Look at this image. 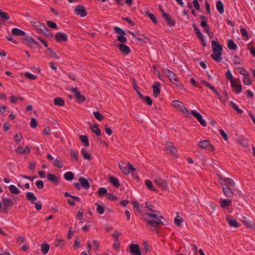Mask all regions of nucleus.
I'll return each mask as SVG.
<instances>
[{
  "instance_id": "20e7f679",
  "label": "nucleus",
  "mask_w": 255,
  "mask_h": 255,
  "mask_svg": "<svg viewBox=\"0 0 255 255\" xmlns=\"http://www.w3.org/2000/svg\"><path fill=\"white\" fill-rule=\"evenodd\" d=\"M154 182L155 184L161 189L162 190H168L169 189V185L166 179L160 177H156L154 178Z\"/></svg>"
},
{
  "instance_id": "bf43d9fd",
  "label": "nucleus",
  "mask_w": 255,
  "mask_h": 255,
  "mask_svg": "<svg viewBox=\"0 0 255 255\" xmlns=\"http://www.w3.org/2000/svg\"><path fill=\"white\" fill-rule=\"evenodd\" d=\"M35 184H36V187L39 189H41L44 187V183H43V181H42V180H38V181H36L35 183Z\"/></svg>"
},
{
  "instance_id": "6e6552de",
  "label": "nucleus",
  "mask_w": 255,
  "mask_h": 255,
  "mask_svg": "<svg viewBox=\"0 0 255 255\" xmlns=\"http://www.w3.org/2000/svg\"><path fill=\"white\" fill-rule=\"evenodd\" d=\"M165 149L168 151L170 154L175 157L177 158L178 157L177 150L172 142L170 141H166Z\"/></svg>"
},
{
  "instance_id": "79ce46f5",
  "label": "nucleus",
  "mask_w": 255,
  "mask_h": 255,
  "mask_svg": "<svg viewBox=\"0 0 255 255\" xmlns=\"http://www.w3.org/2000/svg\"><path fill=\"white\" fill-rule=\"evenodd\" d=\"M145 14L152 20V21L154 24L157 23V20L155 16L152 13H150L149 11H147L145 12Z\"/></svg>"
},
{
  "instance_id": "a19ab883",
  "label": "nucleus",
  "mask_w": 255,
  "mask_h": 255,
  "mask_svg": "<svg viewBox=\"0 0 255 255\" xmlns=\"http://www.w3.org/2000/svg\"><path fill=\"white\" fill-rule=\"evenodd\" d=\"M8 188L10 192L12 194H18L20 193V190L14 185H11Z\"/></svg>"
},
{
  "instance_id": "f257e3e1",
  "label": "nucleus",
  "mask_w": 255,
  "mask_h": 255,
  "mask_svg": "<svg viewBox=\"0 0 255 255\" xmlns=\"http://www.w3.org/2000/svg\"><path fill=\"white\" fill-rule=\"evenodd\" d=\"M114 31L116 33L120 34L117 37V40L121 43L118 46L120 51L124 54L127 55L129 53L130 49L128 46L124 43L127 41V38L125 36L126 32L119 27H115Z\"/></svg>"
},
{
  "instance_id": "58836bf2",
  "label": "nucleus",
  "mask_w": 255,
  "mask_h": 255,
  "mask_svg": "<svg viewBox=\"0 0 255 255\" xmlns=\"http://www.w3.org/2000/svg\"><path fill=\"white\" fill-rule=\"evenodd\" d=\"M228 46L230 49L236 50L237 46L232 39H229L228 42Z\"/></svg>"
},
{
  "instance_id": "72a5a7b5",
  "label": "nucleus",
  "mask_w": 255,
  "mask_h": 255,
  "mask_svg": "<svg viewBox=\"0 0 255 255\" xmlns=\"http://www.w3.org/2000/svg\"><path fill=\"white\" fill-rule=\"evenodd\" d=\"M216 8L217 10L219 11L220 13L222 14L224 12V6L223 4L222 3V1L220 0H219L216 3Z\"/></svg>"
},
{
  "instance_id": "f03ea898",
  "label": "nucleus",
  "mask_w": 255,
  "mask_h": 255,
  "mask_svg": "<svg viewBox=\"0 0 255 255\" xmlns=\"http://www.w3.org/2000/svg\"><path fill=\"white\" fill-rule=\"evenodd\" d=\"M158 213L145 212L143 214L147 217L144 219L146 224L151 227H158L159 226L163 225L164 223L158 218Z\"/></svg>"
},
{
  "instance_id": "39448f33",
  "label": "nucleus",
  "mask_w": 255,
  "mask_h": 255,
  "mask_svg": "<svg viewBox=\"0 0 255 255\" xmlns=\"http://www.w3.org/2000/svg\"><path fill=\"white\" fill-rule=\"evenodd\" d=\"M2 212L7 213L9 210L13 206L14 202L10 198L3 197L2 199Z\"/></svg>"
},
{
  "instance_id": "052dcab7",
  "label": "nucleus",
  "mask_w": 255,
  "mask_h": 255,
  "mask_svg": "<svg viewBox=\"0 0 255 255\" xmlns=\"http://www.w3.org/2000/svg\"><path fill=\"white\" fill-rule=\"evenodd\" d=\"M243 82L244 84L247 85H250L252 83V81L251 79L249 77H248L247 75H246L245 77H244Z\"/></svg>"
},
{
  "instance_id": "7ed1b4c3",
  "label": "nucleus",
  "mask_w": 255,
  "mask_h": 255,
  "mask_svg": "<svg viewBox=\"0 0 255 255\" xmlns=\"http://www.w3.org/2000/svg\"><path fill=\"white\" fill-rule=\"evenodd\" d=\"M211 44L213 53L211 54V57L214 60L220 62L222 61V46L217 41L213 40Z\"/></svg>"
},
{
  "instance_id": "de8ad7c7",
  "label": "nucleus",
  "mask_w": 255,
  "mask_h": 255,
  "mask_svg": "<svg viewBox=\"0 0 255 255\" xmlns=\"http://www.w3.org/2000/svg\"><path fill=\"white\" fill-rule=\"evenodd\" d=\"M107 190L106 188L104 187H100L98 189V195L100 196H102L104 194H106L107 195Z\"/></svg>"
},
{
  "instance_id": "2f4dec72",
  "label": "nucleus",
  "mask_w": 255,
  "mask_h": 255,
  "mask_svg": "<svg viewBox=\"0 0 255 255\" xmlns=\"http://www.w3.org/2000/svg\"><path fill=\"white\" fill-rule=\"evenodd\" d=\"M46 53H47L49 56L51 57L55 58L57 59H59L60 57L58 56L55 52H54L51 48H48L47 49L46 51Z\"/></svg>"
},
{
  "instance_id": "864d4df0",
  "label": "nucleus",
  "mask_w": 255,
  "mask_h": 255,
  "mask_svg": "<svg viewBox=\"0 0 255 255\" xmlns=\"http://www.w3.org/2000/svg\"><path fill=\"white\" fill-rule=\"evenodd\" d=\"M174 222L176 226L180 227L181 223H183L184 220L182 218H174Z\"/></svg>"
},
{
  "instance_id": "9b49d317",
  "label": "nucleus",
  "mask_w": 255,
  "mask_h": 255,
  "mask_svg": "<svg viewBox=\"0 0 255 255\" xmlns=\"http://www.w3.org/2000/svg\"><path fill=\"white\" fill-rule=\"evenodd\" d=\"M191 114L197 120L203 127H206V122L203 119L202 115L199 113L195 110H193L191 111Z\"/></svg>"
},
{
  "instance_id": "0eeeda50",
  "label": "nucleus",
  "mask_w": 255,
  "mask_h": 255,
  "mask_svg": "<svg viewBox=\"0 0 255 255\" xmlns=\"http://www.w3.org/2000/svg\"><path fill=\"white\" fill-rule=\"evenodd\" d=\"M221 185L223 192L226 197L230 198L234 196V193L231 189L232 186L228 185L227 183H225L223 182H221Z\"/></svg>"
},
{
  "instance_id": "c9c22d12",
  "label": "nucleus",
  "mask_w": 255,
  "mask_h": 255,
  "mask_svg": "<svg viewBox=\"0 0 255 255\" xmlns=\"http://www.w3.org/2000/svg\"><path fill=\"white\" fill-rule=\"evenodd\" d=\"M81 152L82 155L83 156V158L87 160H90L91 158V155L89 153L86 152V149L84 148H82L81 150Z\"/></svg>"
},
{
  "instance_id": "4c0bfd02",
  "label": "nucleus",
  "mask_w": 255,
  "mask_h": 255,
  "mask_svg": "<svg viewBox=\"0 0 255 255\" xmlns=\"http://www.w3.org/2000/svg\"><path fill=\"white\" fill-rule=\"evenodd\" d=\"M145 184L149 190L154 192L157 191L156 189L152 185V182L150 180H146L145 181Z\"/></svg>"
},
{
  "instance_id": "6ab92c4d",
  "label": "nucleus",
  "mask_w": 255,
  "mask_h": 255,
  "mask_svg": "<svg viewBox=\"0 0 255 255\" xmlns=\"http://www.w3.org/2000/svg\"><path fill=\"white\" fill-rule=\"evenodd\" d=\"M211 146V143L209 140L205 139L199 141V146L203 149H210L209 146Z\"/></svg>"
},
{
  "instance_id": "7c9ffc66",
  "label": "nucleus",
  "mask_w": 255,
  "mask_h": 255,
  "mask_svg": "<svg viewBox=\"0 0 255 255\" xmlns=\"http://www.w3.org/2000/svg\"><path fill=\"white\" fill-rule=\"evenodd\" d=\"M91 129L93 132L95 133L98 136L101 135V131L100 129L98 128L97 125L95 124L94 126L91 127Z\"/></svg>"
},
{
  "instance_id": "a878e982",
  "label": "nucleus",
  "mask_w": 255,
  "mask_h": 255,
  "mask_svg": "<svg viewBox=\"0 0 255 255\" xmlns=\"http://www.w3.org/2000/svg\"><path fill=\"white\" fill-rule=\"evenodd\" d=\"M54 104L55 105L57 106H63L65 105V102L64 100L60 97H57L54 99Z\"/></svg>"
},
{
  "instance_id": "5fc2aeb1",
  "label": "nucleus",
  "mask_w": 255,
  "mask_h": 255,
  "mask_svg": "<svg viewBox=\"0 0 255 255\" xmlns=\"http://www.w3.org/2000/svg\"><path fill=\"white\" fill-rule=\"evenodd\" d=\"M230 105L232 106V107L239 114H242L243 113V111L239 109L237 105L233 102L230 103Z\"/></svg>"
},
{
  "instance_id": "c756f323",
  "label": "nucleus",
  "mask_w": 255,
  "mask_h": 255,
  "mask_svg": "<svg viewBox=\"0 0 255 255\" xmlns=\"http://www.w3.org/2000/svg\"><path fill=\"white\" fill-rule=\"evenodd\" d=\"M11 33L14 35L24 36L25 35L24 31L17 28H13L11 30Z\"/></svg>"
},
{
  "instance_id": "13d9d810",
  "label": "nucleus",
  "mask_w": 255,
  "mask_h": 255,
  "mask_svg": "<svg viewBox=\"0 0 255 255\" xmlns=\"http://www.w3.org/2000/svg\"><path fill=\"white\" fill-rule=\"evenodd\" d=\"M106 197L108 199L112 201H116L117 200V197L113 194L108 193L107 194Z\"/></svg>"
},
{
  "instance_id": "774afa93",
  "label": "nucleus",
  "mask_w": 255,
  "mask_h": 255,
  "mask_svg": "<svg viewBox=\"0 0 255 255\" xmlns=\"http://www.w3.org/2000/svg\"><path fill=\"white\" fill-rule=\"evenodd\" d=\"M192 2H193V5H194L195 8L197 10H199L200 9V4H199L198 0H193Z\"/></svg>"
},
{
  "instance_id": "69168bd1",
  "label": "nucleus",
  "mask_w": 255,
  "mask_h": 255,
  "mask_svg": "<svg viewBox=\"0 0 255 255\" xmlns=\"http://www.w3.org/2000/svg\"><path fill=\"white\" fill-rule=\"evenodd\" d=\"M241 33L243 36H244L246 37V40H247L248 39V38H249L248 34L247 31L246 30V29L245 28H242L241 29Z\"/></svg>"
},
{
  "instance_id": "e2e57ef3",
  "label": "nucleus",
  "mask_w": 255,
  "mask_h": 255,
  "mask_svg": "<svg viewBox=\"0 0 255 255\" xmlns=\"http://www.w3.org/2000/svg\"><path fill=\"white\" fill-rule=\"evenodd\" d=\"M24 76L32 80H35L37 78L36 76H34L32 74L28 72H26L24 74Z\"/></svg>"
},
{
  "instance_id": "c03bdc74",
  "label": "nucleus",
  "mask_w": 255,
  "mask_h": 255,
  "mask_svg": "<svg viewBox=\"0 0 255 255\" xmlns=\"http://www.w3.org/2000/svg\"><path fill=\"white\" fill-rule=\"evenodd\" d=\"M119 167L124 174L128 175L129 173V169L128 166H122V165H119Z\"/></svg>"
},
{
  "instance_id": "338daca9",
  "label": "nucleus",
  "mask_w": 255,
  "mask_h": 255,
  "mask_svg": "<svg viewBox=\"0 0 255 255\" xmlns=\"http://www.w3.org/2000/svg\"><path fill=\"white\" fill-rule=\"evenodd\" d=\"M227 78L230 80V81H234L235 80L233 79V75L230 70H228L226 73Z\"/></svg>"
},
{
  "instance_id": "aec40b11",
  "label": "nucleus",
  "mask_w": 255,
  "mask_h": 255,
  "mask_svg": "<svg viewBox=\"0 0 255 255\" xmlns=\"http://www.w3.org/2000/svg\"><path fill=\"white\" fill-rule=\"evenodd\" d=\"M79 181L84 189H88L90 188V184L86 178L81 177L79 179Z\"/></svg>"
},
{
  "instance_id": "e433bc0d",
  "label": "nucleus",
  "mask_w": 255,
  "mask_h": 255,
  "mask_svg": "<svg viewBox=\"0 0 255 255\" xmlns=\"http://www.w3.org/2000/svg\"><path fill=\"white\" fill-rule=\"evenodd\" d=\"M132 83H133V89L135 91L136 93L138 94V95L139 96V97L140 98V99H143V95L141 94V93L139 92V90H138V86L136 85V83H135V81L134 80H133L132 81Z\"/></svg>"
},
{
  "instance_id": "423d86ee",
  "label": "nucleus",
  "mask_w": 255,
  "mask_h": 255,
  "mask_svg": "<svg viewBox=\"0 0 255 255\" xmlns=\"http://www.w3.org/2000/svg\"><path fill=\"white\" fill-rule=\"evenodd\" d=\"M172 103L173 107L178 109L180 112L185 115H189V111L182 102L178 100H174L172 102Z\"/></svg>"
},
{
  "instance_id": "cd10ccee",
  "label": "nucleus",
  "mask_w": 255,
  "mask_h": 255,
  "mask_svg": "<svg viewBox=\"0 0 255 255\" xmlns=\"http://www.w3.org/2000/svg\"><path fill=\"white\" fill-rule=\"evenodd\" d=\"M243 219H244L242 222L244 225L255 230V225L254 224L252 223L251 221L247 220L245 217H244Z\"/></svg>"
},
{
  "instance_id": "680f3d73",
  "label": "nucleus",
  "mask_w": 255,
  "mask_h": 255,
  "mask_svg": "<svg viewBox=\"0 0 255 255\" xmlns=\"http://www.w3.org/2000/svg\"><path fill=\"white\" fill-rule=\"evenodd\" d=\"M30 125L31 128H35L37 126V121L34 118H32L31 120Z\"/></svg>"
},
{
  "instance_id": "473e14b6",
  "label": "nucleus",
  "mask_w": 255,
  "mask_h": 255,
  "mask_svg": "<svg viewBox=\"0 0 255 255\" xmlns=\"http://www.w3.org/2000/svg\"><path fill=\"white\" fill-rule=\"evenodd\" d=\"M41 252L44 254H46L49 250V246L47 243H42L41 245Z\"/></svg>"
},
{
  "instance_id": "6e6d98bb",
  "label": "nucleus",
  "mask_w": 255,
  "mask_h": 255,
  "mask_svg": "<svg viewBox=\"0 0 255 255\" xmlns=\"http://www.w3.org/2000/svg\"><path fill=\"white\" fill-rule=\"evenodd\" d=\"M23 137L21 133H17L14 135V139L16 142H19L22 139Z\"/></svg>"
},
{
  "instance_id": "f8f14e48",
  "label": "nucleus",
  "mask_w": 255,
  "mask_h": 255,
  "mask_svg": "<svg viewBox=\"0 0 255 255\" xmlns=\"http://www.w3.org/2000/svg\"><path fill=\"white\" fill-rule=\"evenodd\" d=\"M130 252L133 255H141V251L137 244H131L129 245Z\"/></svg>"
},
{
  "instance_id": "f3484780",
  "label": "nucleus",
  "mask_w": 255,
  "mask_h": 255,
  "mask_svg": "<svg viewBox=\"0 0 255 255\" xmlns=\"http://www.w3.org/2000/svg\"><path fill=\"white\" fill-rule=\"evenodd\" d=\"M161 84L158 82H156L154 83L152 86L153 89V95L155 97H157L160 93V87Z\"/></svg>"
},
{
  "instance_id": "ddd939ff",
  "label": "nucleus",
  "mask_w": 255,
  "mask_h": 255,
  "mask_svg": "<svg viewBox=\"0 0 255 255\" xmlns=\"http://www.w3.org/2000/svg\"><path fill=\"white\" fill-rule=\"evenodd\" d=\"M75 12L76 14L80 15L81 17H84L87 15L86 9L81 5H78L76 7Z\"/></svg>"
},
{
  "instance_id": "37998d69",
  "label": "nucleus",
  "mask_w": 255,
  "mask_h": 255,
  "mask_svg": "<svg viewBox=\"0 0 255 255\" xmlns=\"http://www.w3.org/2000/svg\"><path fill=\"white\" fill-rule=\"evenodd\" d=\"M64 178L67 180H72L74 178V174L71 171H68L65 173Z\"/></svg>"
},
{
  "instance_id": "f704fd0d",
  "label": "nucleus",
  "mask_w": 255,
  "mask_h": 255,
  "mask_svg": "<svg viewBox=\"0 0 255 255\" xmlns=\"http://www.w3.org/2000/svg\"><path fill=\"white\" fill-rule=\"evenodd\" d=\"M81 141L84 144V145L86 147L89 146V139L87 135H82L79 137Z\"/></svg>"
},
{
  "instance_id": "b1692460",
  "label": "nucleus",
  "mask_w": 255,
  "mask_h": 255,
  "mask_svg": "<svg viewBox=\"0 0 255 255\" xmlns=\"http://www.w3.org/2000/svg\"><path fill=\"white\" fill-rule=\"evenodd\" d=\"M26 197L32 204L35 203V201L37 200V197L32 192H27L26 194Z\"/></svg>"
},
{
  "instance_id": "dca6fc26",
  "label": "nucleus",
  "mask_w": 255,
  "mask_h": 255,
  "mask_svg": "<svg viewBox=\"0 0 255 255\" xmlns=\"http://www.w3.org/2000/svg\"><path fill=\"white\" fill-rule=\"evenodd\" d=\"M218 179L221 182H223L225 183H227L228 185H230L231 186H235V183L234 181L230 178H224L222 176L220 175H218Z\"/></svg>"
},
{
  "instance_id": "8fccbe9b",
  "label": "nucleus",
  "mask_w": 255,
  "mask_h": 255,
  "mask_svg": "<svg viewBox=\"0 0 255 255\" xmlns=\"http://www.w3.org/2000/svg\"><path fill=\"white\" fill-rule=\"evenodd\" d=\"M71 158L75 161H78V153L75 150H71L70 152Z\"/></svg>"
},
{
  "instance_id": "1a4fd4ad",
  "label": "nucleus",
  "mask_w": 255,
  "mask_h": 255,
  "mask_svg": "<svg viewBox=\"0 0 255 255\" xmlns=\"http://www.w3.org/2000/svg\"><path fill=\"white\" fill-rule=\"evenodd\" d=\"M162 71L171 82L178 81L175 74L172 71L165 68H162Z\"/></svg>"
},
{
  "instance_id": "c85d7f7f",
  "label": "nucleus",
  "mask_w": 255,
  "mask_h": 255,
  "mask_svg": "<svg viewBox=\"0 0 255 255\" xmlns=\"http://www.w3.org/2000/svg\"><path fill=\"white\" fill-rule=\"evenodd\" d=\"M52 165L55 167L61 168L63 166V163L62 161L59 158H57L52 163Z\"/></svg>"
},
{
  "instance_id": "5701e85b",
  "label": "nucleus",
  "mask_w": 255,
  "mask_h": 255,
  "mask_svg": "<svg viewBox=\"0 0 255 255\" xmlns=\"http://www.w3.org/2000/svg\"><path fill=\"white\" fill-rule=\"evenodd\" d=\"M163 17L166 19L168 25L170 26H173L175 25V22L174 20H173L170 16L164 11H163Z\"/></svg>"
},
{
  "instance_id": "4468645a",
  "label": "nucleus",
  "mask_w": 255,
  "mask_h": 255,
  "mask_svg": "<svg viewBox=\"0 0 255 255\" xmlns=\"http://www.w3.org/2000/svg\"><path fill=\"white\" fill-rule=\"evenodd\" d=\"M221 207L223 209H227L231 205L232 200L230 199H222L221 198L219 201Z\"/></svg>"
},
{
  "instance_id": "09e8293b",
  "label": "nucleus",
  "mask_w": 255,
  "mask_h": 255,
  "mask_svg": "<svg viewBox=\"0 0 255 255\" xmlns=\"http://www.w3.org/2000/svg\"><path fill=\"white\" fill-rule=\"evenodd\" d=\"M41 33L44 34V35L47 37L51 38L53 37V34L46 27Z\"/></svg>"
},
{
  "instance_id": "4be33fe9",
  "label": "nucleus",
  "mask_w": 255,
  "mask_h": 255,
  "mask_svg": "<svg viewBox=\"0 0 255 255\" xmlns=\"http://www.w3.org/2000/svg\"><path fill=\"white\" fill-rule=\"evenodd\" d=\"M47 178L49 181L53 182L54 183L56 184H58L59 183V179L54 174H53L52 173H49L47 175Z\"/></svg>"
},
{
  "instance_id": "4d7b16f0",
  "label": "nucleus",
  "mask_w": 255,
  "mask_h": 255,
  "mask_svg": "<svg viewBox=\"0 0 255 255\" xmlns=\"http://www.w3.org/2000/svg\"><path fill=\"white\" fill-rule=\"evenodd\" d=\"M46 24L49 27L52 28L56 29L57 27V24L51 21H47Z\"/></svg>"
},
{
  "instance_id": "a18cd8bd",
  "label": "nucleus",
  "mask_w": 255,
  "mask_h": 255,
  "mask_svg": "<svg viewBox=\"0 0 255 255\" xmlns=\"http://www.w3.org/2000/svg\"><path fill=\"white\" fill-rule=\"evenodd\" d=\"M93 114L95 118L99 121H101L104 119V117L98 111L94 112Z\"/></svg>"
},
{
  "instance_id": "2eb2a0df",
  "label": "nucleus",
  "mask_w": 255,
  "mask_h": 255,
  "mask_svg": "<svg viewBox=\"0 0 255 255\" xmlns=\"http://www.w3.org/2000/svg\"><path fill=\"white\" fill-rule=\"evenodd\" d=\"M226 220L230 227L234 228H238L239 227V224L236 220L234 219L232 216L227 215L226 216Z\"/></svg>"
},
{
  "instance_id": "bb28decb",
  "label": "nucleus",
  "mask_w": 255,
  "mask_h": 255,
  "mask_svg": "<svg viewBox=\"0 0 255 255\" xmlns=\"http://www.w3.org/2000/svg\"><path fill=\"white\" fill-rule=\"evenodd\" d=\"M231 86L235 88L236 94L240 93L242 91V85L241 84H237L235 81H231Z\"/></svg>"
},
{
  "instance_id": "49530a36",
  "label": "nucleus",
  "mask_w": 255,
  "mask_h": 255,
  "mask_svg": "<svg viewBox=\"0 0 255 255\" xmlns=\"http://www.w3.org/2000/svg\"><path fill=\"white\" fill-rule=\"evenodd\" d=\"M46 26L43 24L40 23L38 25L37 28H36V30L38 33H41L45 29Z\"/></svg>"
},
{
  "instance_id": "412c9836",
  "label": "nucleus",
  "mask_w": 255,
  "mask_h": 255,
  "mask_svg": "<svg viewBox=\"0 0 255 255\" xmlns=\"http://www.w3.org/2000/svg\"><path fill=\"white\" fill-rule=\"evenodd\" d=\"M22 40H25L27 42V44L32 47L33 44H37L38 43L35 41V40L32 37L29 36H26L25 37L22 38Z\"/></svg>"
},
{
  "instance_id": "ea45409f",
  "label": "nucleus",
  "mask_w": 255,
  "mask_h": 255,
  "mask_svg": "<svg viewBox=\"0 0 255 255\" xmlns=\"http://www.w3.org/2000/svg\"><path fill=\"white\" fill-rule=\"evenodd\" d=\"M0 17L2 20V21H6L9 19V16L8 14L3 12L2 10L0 9Z\"/></svg>"
},
{
  "instance_id": "9d476101",
  "label": "nucleus",
  "mask_w": 255,
  "mask_h": 255,
  "mask_svg": "<svg viewBox=\"0 0 255 255\" xmlns=\"http://www.w3.org/2000/svg\"><path fill=\"white\" fill-rule=\"evenodd\" d=\"M70 91L74 94L75 98L79 102H84L86 101V97L81 94L77 88H72Z\"/></svg>"
},
{
  "instance_id": "393cba45",
  "label": "nucleus",
  "mask_w": 255,
  "mask_h": 255,
  "mask_svg": "<svg viewBox=\"0 0 255 255\" xmlns=\"http://www.w3.org/2000/svg\"><path fill=\"white\" fill-rule=\"evenodd\" d=\"M109 182L116 188H118L120 186V183L118 179L114 176H109Z\"/></svg>"
},
{
  "instance_id": "0e129e2a",
  "label": "nucleus",
  "mask_w": 255,
  "mask_h": 255,
  "mask_svg": "<svg viewBox=\"0 0 255 255\" xmlns=\"http://www.w3.org/2000/svg\"><path fill=\"white\" fill-rule=\"evenodd\" d=\"M141 99L142 100L145 101L148 105H152V101L151 99L149 97H148V96L144 97L143 96V99Z\"/></svg>"
},
{
  "instance_id": "a211bd4d",
  "label": "nucleus",
  "mask_w": 255,
  "mask_h": 255,
  "mask_svg": "<svg viewBox=\"0 0 255 255\" xmlns=\"http://www.w3.org/2000/svg\"><path fill=\"white\" fill-rule=\"evenodd\" d=\"M55 38L57 42H60L62 41H66L68 39V36L65 33L58 32L55 34Z\"/></svg>"
},
{
  "instance_id": "603ef678",
  "label": "nucleus",
  "mask_w": 255,
  "mask_h": 255,
  "mask_svg": "<svg viewBox=\"0 0 255 255\" xmlns=\"http://www.w3.org/2000/svg\"><path fill=\"white\" fill-rule=\"evenodd\" d=\"M145 207L147 208L150 211H151V213H158L157 211L153 210L152 208L153 206L149 204L148 203L146 202L145 203Z\"/></svg>"
},
{
  "instance_id": "3c124183",
  "label": "nucleus",
  "mask_w": 255,
  "mask_h": 255,
  "mask_svg": "<svg viewBox=\"0 0 255 255\" xmlns=\"http://www.w3.org/2000/svg\"><path fill=\"white\" fill-rule=\"evenodd\" d=\"M97 206V211L99 214H103L105 211V208L103 206L99 205L98 203H96Z\"/></svg>"
}]
</instances>
